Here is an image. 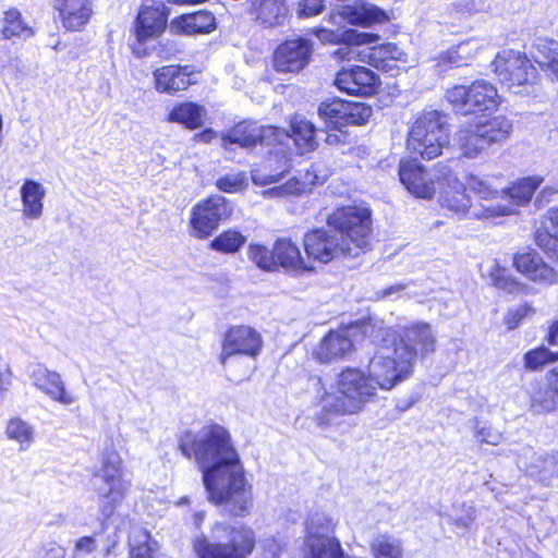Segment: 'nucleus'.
Masks as SVG:
<instances>
[{
	"label": "nucleus",
	"instance_id": "nucleus-41",
	"mask_svg": "<svg viewBox=\"0 0 558 558\" xmlns=\"http://www.w3.org/2000/svg\"><path fill=\"white\" fill-rule=\"evenodd\" d=\"M347 102L341 99H331L319 105L318 113L328 128L340 130L345 126Z\"/></svg>",
	"mask_w": 558,
	"mask_h": 558
},
{
	"label": "nucleus",
	"instance_id": "nucleus-36",
	"mask_svg": "<svg viewBox=\"0 0 558 558\" xmlns=\"http://www.w3.org/2000/svg\"><path fill=\"white\" fill-rule=\"evenodd\" d=\"M171 26L184 34L209 33L215 28V16L210 12L199 11L180 16Z\"/></svg>",
	"mask_w": 558,
	"mask_h": 558
},
{
	"label": "nucleus",
	"instance_id": "nucleus-23",
	"mask_svg": "<svg viewBox=\"0 0 558 558\" xmlns=\"http://www.w3.org/2000/svg\"><path fill=\"white\" fill-rule=\"evenodd\" d=\"M62 26L71 32L83 29L93 15L92 0H54Z\"/></svg>",
	"mask_w": 558,
	"mask_h": 558
},
{
	"label": "nucleus",
	"instance_id": "nucleus-10",
	"mask_svg": "<svg viewBox=\"0 0 558 558\" xmlns=\"http://www.w3.org/2000/svg\"><path fill=\"white\" fill-rule=\"evenodd\" d=\"M347 44L338 48L333 56L339 60H360L363 62L380 59L381 61H407L405 52L396 44L387 43L375 48H363L360 46L376 43L378 36L365 32L348 29L342 34Z\"/></svg>",
	"mask_w": 558,
	"mask_h": 558
},
{
	"label": "nucleus",
	"instance_id": "nucleus-15",
	"mask_svg": "<svg viewBox=\"0 0 558 558\" xmlns=\"http://www.w3.org/2000/svg\"><path fill=\"white\" fill-rule=\"evenodd\" d=\"M232 206L221 195H211L197 203L191 213L192 235L198 239L208 238L219 226V222L232 214Z\"/></svg>",
	"mask_w": 558,
	"mask_h": 558
},
{
	"label": "nucleus",
	"instance_id": "nucleus-35",
	"mask_svg": "<svg viewBox=\"0 0 558 558\" xmlns=\"http://www.w3.org/2000/svg\"><path fill=\"white\" fill-rule=\"evenodd\" d=\"M466 187L474 193L478 202L476 204L497 205L504 203V194L506 189L498 190L493 187L486 179L476 174L469 173L465 177Z\"/></svg>",
	"mask_w": 558,
	"mask_h": 558
},
{
	"label": "nucleus",
	"instance_id": "nucleus-16",
	"mask_svg": "<svg viewBox=\"0 0 558 558\" xmlns=\"http://www.w3.org/2000/svg\"><path fill=\"white\" fill-rule=\"evenodd\" d=\"M288 134L274 125H259L257 122H242L222 135L223 145L238 144L252 147L256 144L275 145L281 143Z\"/></svg>",
	"mask_w": 558,
	"mask_h": 558
},
{
	"label": "nucleus",
	"instance_id": "nucleus-19",
	"mask_svg": "<svg viewBox=\"0 0 558 558\" xmlns=\"http://www.w3.org/2000/svg\"><path fill=\"white\" fill-rule=\"evenodd\" d=\"M357 326H348L329 331L314 350L313 355L319 363H331L343 360L353 350L351 337Z\"/></svg>",
	"mask_w": 558,
	"mask_h": 558
},
{
	"label": "nucleus",
	"instance_id": "nucleus-56",
	"mask_svg": "<svg viewBox=\"0 0 558 558\" xmlns=\"http://www.w3.org/2000/svg\"><path fill=\"white\" fill-rule=\"evenodd\" d=\"M65 549L57 543H47L40 547L37 558H65Z\"/></svg>",
	"mask_w": 558,
	"mask_h": 558
},
{
	"label": "nucleus",
	"instance_id": "nucleus-52",
	"mask_svg": "<svg viewBox=\"0 0 558 558\" xmlns=\"http://www.w3.org/2000/svg\"><path fill=\"white\" fill-rule=\"evenodd\" d=\"M216 186L225 193H238L247 186V179L244 172L230 173L219 178Z\"/></svg>",
	"mask_w": 558,
	"mask_h": 558
},
{
	"label": "nucleus",
	"instance_id": "nucleus-62",
	"mask_svg": "<svg viewBox=\"0 0 558 558\" xmlns=\"http://www.w3.org/2000/svg\"><path fill=\"white\" fill-rule=\"evenodd\" d=\"M547 341L550 345H556L558 343V319L551 324Z\"/></svg>",
	"mask_w": 558,
	"mask_h": 558
},
{
	"label": "nucleus",
	"instance_id": "nucleus-38",
	"mask_svg": "<svg viewBox=\"0 0 558 558\" xmlns=\"http://www.w3.org/2000/svg\"><path fill=\"white\" fill-rule=\"evenodd\" d=\"M129 545L131 557L153 558V553L157 550V542L151 539L148 531L138 525L132 526Z\"/></svg>",
	"mask_w": 558,
	"mask_h": 558
},
{
	"label": "nucleus",
	"instance_id": "nucleus-21",
	"mask_svg": "<svg viewBox=\"0 0 558 558\" xmlns=\"http://www.w3.org/2000/svg\"><path fill=\"white\" fill-rule=\"evenodd\" d=\"M335 85L349 95H373L378 85L377 75L365 66L343 68L337 73Z\"/></svg>",
	"mask_w": 558,
	"mask_h": 558
},
{
	"label": "nucleus",
	"instance_id": "nucleus-3",
	"mask_svg": "<svg viewBox=\"0 0 558 558\" xmlns=\"http://www.w3.org/2000/svg\"><path fill=\"white\" fill-rule=\"evenodd\" d=\"M377 385L367 373L356 367H347L337 374L333 384L322 385L316 400L320 412L316 415L319 426L329 425L335 417L362 412L377 396Z\"/></svg>",
	"mask_w": 558,
	"mask_h": 558
},
{
	"label": "nucleus",
	"instance_id": "nucleus-14",
	"mask_svg": "<svg viewBox=\"0 0 558 558\" xmlns=\"http://www.w3.org/2000/svg\"><path fill=\"white\" fill-rule=\"evenodd\" d=\"M492 65L500 83L509 89L529 84L536 74V70L527 57L512 49L500 51Z\"/></svg>",
	"mask_w": 558,
	"mask_h": 558
},
{
	"label": "nucleus",
	"instance_id": "nucleus-45",
	"mask_svg": "<svg viewBox=\"0 0 558 558\" xmlns=\"http://www.w3.org/2000/svg\"><path fill=\"white\" fill-rule=\"evenodd\" d=\"M271 160H268L263 167L254 168L251 171V179L255 185L266 186L272 183H277L281 181L286 173L289 172L290 166L288 161H284L282 166H280L279 170L272 172Z\"/></svg>",
	"mask_w": 558,
	"mask_h": 558
},
{
	"label": "nucleus",
	"instance_id": "nucleus-59",
	"mask_svg": "<svg viewBox=\"0 0 558 558\" xmlns=\"http://www.w3.org/2000/svg\"><path fill=\"white\" fill-rule=\"evenodd\" d=\"M179 51V49L177 48V46L174 44H160L159 47H158V51H157V54L161 58V59H170L172 56H174L177 52Z\"/></svg>",
	"mask_w": 558,
	"mask_h": 558
},
{
	"label": "nucleus",
	"instance_id": "nucleus-58",
	"mask_svg": "<svg viewBox=\"0 0 558 558\" xmlns=\"http://www.w3.org/2000/svg\"><path fill=\"white\" fill-rule=\"evenodd\" d=\"M339 133L337 132H325V142L328 144V145H339L341 143H344L345 142V138H347V134L344 132H342V129L340 130H337Z\"/></svg>",
	"mask_w": 558,
	"mask_h": 558
},
{
	"label": "nucleus",
	"instance_id": "nucleus-28",
	"mask_svg": "<svg viewBox=\"0 0 558 558\" xmlns=\"http://www.w3.org/2000/svg\"><path fill=\"white\" fill-rule=\"evenodd\" d=\"M22 215L26 219L38 220L44 214L46 190L35 180L26 179L20 187Z\"/></svg>",
	"mask_w": 558,
	"mask_h": 558
},
{
	"label": "nucleus",
	"instance_id": "nucleus-48",
	"mask_svg": "<svg viewBox=\"0 0 558 558\" xmlns=\"http://www.w3.org/2000/svg\"><path fill=\"white\" fill-rule=\"evenodd\" d=\"M556 361H558V353L553 352L545 347L531 350L524 355L525 367L531 371L539 369L547 363Z\"/></svg>",
	"mask_w": 558,
	"mask_h": 558
},
{
	"label": "nucleus",
	"instance_id": "nucleus-25",
	"mask_svg": "<svg viewBox=\"0 0 558 558\" xmlns=\"http://www.w3.org/2000/svg\"><path fill=\"white\" fill-rule=\"evenodd\" d=\"M155 88L159 93L174 94L185 90L193 82L189 66L165 65L154 71Z\"/></svg>",
	"mask_w": 558,
	"mask_h": 558
},
{
	"label": "nucleus",
	"instance_id": "nucleus-29",
	"mask_svg": "<svg viewBox=\"0 0 558 558\" xmlns=\"http://www.w3.org/2000/svg\"><path fill=\"white\" fill-rule=\"evenodd\" d=\"M474 124L477 128L476 131L480 132V136L484 137L489 146L506 142L513 128L512 121L502 114L492 118L481 117Z\"/></svg>",
	"mask_w": 558,
	"mask_h": 558
},
{
	"label": "nucleus",
	"instance_id": "nucleus-24",
	"mask_svg": "<svg viewBox=\"0 0 558 558\" xmlns=\"http://www.w3.org/2000/svg\"><path fill=\"white\" fill-rule=\"evenodd\" d=\"M397 336V343H404L415 351L426 356L436 349V338L432 327L426 323H416L408 327H403L401 333Z\"/></svg>",
	"mask_w": 558,
	"mask_h": 558
},
{
	"label": "nucleus",
	"instance_id": "nucleus-51",
	"mask_svg": "<svg viewBox=\"0 0 558 558\" xmlns=\"http://www.w3.org/2000/svg\"><path fill=\"white\" fill-rule=\"evenodd\" d=\"M555 393L550 388L536 392L531 401V411L534 414L553 412L558 405Z\"/></svg>",
	"mask_w": 558,
	"mask_h": 558
},
{
	"label": "nucleus",
	"instance_id": "nucleus-5",
	"mask_svg": "<svg viewBox=\"0 0 558 558\" xmlns=\"http://www.w3.org/2000/svg\"><path fill=\"white\" fill-rule=\"evenodd\" d=\"M435 177L441 184L439 205L459 219H488L507 216L512 209L506 204H473L466 186L460 181L448 163L435 165Z\"/></svg>",
	"mask_w": 558,
	"mask_h": 558
},
{
	"label": "nucleus",
	"instance_id": "nucleus-50",
	"mask_svg": "<svg viewBox=\"0 0 558 558\" xmlns=\"http://www.w3.org/2000/svg\"><path fill=\"white\" fill-rule=\"evenodd\" d=\"M472 429L474 433V437L481 444L497 446L504 439V434L500 430L492 426H487L486 424H483L478 418H474L472 421Z\"/></svg>",
	"mask_w": 558,
	"mask_h": 558
},
{
	"label": "nucleus",
	"instance_id": "nucleus-43",
	"mask_svg": "<svg viewBox=\"0 0 558 558\" xmlns=\"http://www.w3.org/2000/svg\"><path fill=\"white\" fill-rule=\"evenodd\" d=\"M246 242V238L236 230L229 229L217 235L211 242V250L225 254L238 252Z\"/></svg>",
	"mask_w": 558,
	"mask_h": 558
},
{
	"label": "nucleus",
	"instance_id": "nucleus-12",
	"mask_svg": "<svg viewBox=\"0 0 558 558\" xmlns=\"http://www.w3.org/2000/svg\"><path fill=\"white\" fill-rule=\"evenodd\" d=\"M446 97L463 114L495 110L500 102L497 88L485 80L474 81L468 86H453L447 90Z\"/></svg>",
	"mask_w": 558,
	"mask_h": 558
},
{
	"label": "nucleus",
	"instance_id": "nucleus-9",
	"mask_svg": "<svg viewBox=\"0 0 558 558\" xmlns=\"http://www.w3.org/2000/svg\"><path fill=\"white\" fill-rule=\"evenodd\" d=\"M263 348V339L259 332L248 326H234L223 337L220 363L238 380L247 378L251 366L245 364L243 357H256Z\"/></svg>",
	"mask_w": 558,
	"mask_h": 558
},
{
	"label": "nucleus",
	"instance_id": "nucleus-42",
	"mask_svg": "<svg viewBox=\"0 0 558 558\" xmlns=\"http://www.w3.org/2000/svg\"><path fill=\"white\" fill-rule=\"evenodd\" d=\"M5 435L20 445L21 450L27 449L34 439V429L25 421L14 417L8 422Z\"/></svg>",
	"mask_w": 558,
	"mask_h": 558
},
{
	"label": "nucleus",
	"instance_id": "nucleus-26",
	"mask_svg": "<svg viewBox=\"0 0 558 558\" xmlns=\"http://www.w3.org/2000/svg\"><path fill=\"white\" fill-rule=\"evenodd\" d=\"M484 40L477 38H470L461 41L456 47L441 52L435 59V66L439 73H442L451 68H458L465 64L468 60L472 59L475 53L483 48Z\"/></svg>",
	"mask_w": 558,
	"mask_h": 558
},
{
	"label": "nucleus",
	"instance_id": "nucleus-4",
	"mask_svg": "<svg viewBox=\"0 0 558 558\" xmlns=\"http://www.w3.org/2000/svg\"><path fill=\"white\" fill-rule=\"evenodd\" d=\"M380 331L381 344L368 363L367 374L378 389L390 390L411 374L416 353L404 343H397V336L392 330Z\"/></svg>",
	"mask_w": 558,
	"mask_h": 558
},
{
	"label": "nucleus",
	"instance_id": "nucleus-13",
	"mask_svg": "<svg viewBox=\"0 0 558 558\" xmlns=\"http://www.w3.org/2000/svg\"><path fill=\"white\" fill-rule=\"evenodd\" d=\"M169 11L162 1L147 0L143 3L135 21L136 44L133 53L137 57L149 54L143 45L162 34L167 26Z\"/></svg>",
	"mask_w": 558,
	"mask_h": 558
},
{
	"label": "nucleus",
	"instance_id": "nucleus-60",
	"mask_svg": "<svg viewBox=\"0 0 558 558\" xmlns=\"http://www.w3.org/2000/svg\"><path fill=\"white\" fill-rule=\"evenodd\" d=\"M498 275L493 277V282L497 288L508 289L512 283L509 279L505 278V270L497 269Z\"/></svg>",
	"mask_w": 558,
	"mask_h": 558
},
{
	"label": "nucleus",
	"instance_id": "nucleus-40",
	"mask_svg": "<svg viewBox=\"0 0 558 558\" xmlns=\"http://www.w3.org/2000/svg\"><path fill=\"white\" fill-rule=\"evenodd\" d=\"M369 546L375 558H403L401 541L389 534L374 535Z\"/></svg>",
	"mask_w": 558,
	"mask_h": 558
},
{
	"label": "nucleus",
	"instance_id": "nucleus-49",
	"mask_svg": "<svg viewBox=\"0 0 558 558\" xmlns=\"http://www.w3.org/2000/svg\"><path fill=\"white\" fill-rule=\"evenodd\" d=\"M373 110L363 102L348 101L345 109V126L363 125L371 118Z\"/></svg>",
	"mask_w": 558,
	"mask_h": 558
},
{
	"label": "nucleus",
	"instance_id": "nucleus-33",
	"mask_svg": "<svg viewBox=\"0 0 558 558\" xmlns=\"http://www.w3.org/2000/svg\"><path fill=\"white\" fill-rule=\"evenodd\" d=\"M291 132L292 134L286 132L288 137H283L280 144H283L284 140L292 138L301 154L312 151L317 147L316 130L312 122L294 118L291 123Z\"/></svg>",
	"mask_w": 558,
	"mask_h": 558
},
{
	"label": "nucleus",
	"instance_id": "nucleus-31",
	"mask_svg": "<svg viewBox=\"0 0 558 558\" xmlns=\"http://www.w3.org/2000/svg\"><path fill=\"white\" fill-rule=\"evenodd\" d=\"M532 57L547 76L558 82V41L538 39L533 46Z\"/></svg>",
	"mask_w": 558,
	"mask_h": 558
},
{
	"label": "nucleus",
	"instance_id": "nucleus-30",
	"mask_svg": "<svg viewBox=\"0 0 558 558\" xmlns=\"http://www.w3.org/2000/svg\"><path fill=\"white\" fill-rule=\"evenodd\" d=\"M476 130L475 124L471 123L461 126L454 134L453 144L465 158H476L489 146Z\"/></svg>",
	"mask_w": 558,
	"mask_h": 558
},
{
	"label": "nucleus",
	"instance_id": "nucleus-34",
	"mask_svg": "<svg viewBox=\"0 0 558 558\" xmlns=\"http://www.w3.org/2000/svg\"><path fill=\"white\" fill-rule=\"evenodd\" d=\"M252 12L262 24L271 27L283 23L287 9L283 0H253Z\"/></svg>",
	"mask_w": 558,
	"mask_h": 558
},
{
	"label": "nucleus",
	"instance_id": "nucleus-20",
	"mask_svg": "<svg viewBox=\"0 0 558 558\" xmlns=\"http://www.w3.org/2000/svg\"><path fill=\"white\" fill-rule=\"evenodd\" d=\"M29 378L33 385L52 401L62 405H71L77 401V397L66 389L61 375L44 364H36L31 371Z\"/></svg>",
	"mask_w": 558,
	"mask_h": 558
},
{
	"label": "nucleus",
	"instance_id": "nucleus-39",
	"mask_svg": "<svg viewBox=\"0 0 558 558\" xmlns=\"http://www.w3.org/2000/svg\"><path fill=\"white\" fill-rule=\"evenodd\" d=\"M541 182V178L530 177L522 179L510 189H506L507 193L504 194V203L512 209L509 215L514 213V208L509 202V198L513 199L518 205L527 203L532 198L535 190L539 186Z\"/></svg>",
	"mask_w": 558,
	"mask_h": 558
},
{
	"label": "nucleus",
	"instance_id": "nucleus-32",
	"mask_svg": "<svg viewBox=\"0 0 558 558\" xmlns=\"http://www.w3.org/2000/svg\"><path fill=\"white\" fill-rule=\"evenodd\" d=\"M340 14L348 23L359 26H369L386 20L385 11L372 4L344 5Z\"/></svg>",
	"mask_w": 558,
	"mask_h": 558
},
{
	"label": "nucleus",
	"instance_id": "nucleus-55",
	"mask_svg": "<svg viewBox=\"0 0 558 558\" xmlns=\"http://www.w3.org/2000/svg\"><path fill=\"white\" fill-rule=\"evenodd\" d=\"M461 508L464 509L463 515H450V522L458 529H470L472 523L475 521V510L472 505L462 504Z\"/></svg>",
	"mask_w": 558,
	"mask_h": 558
},
{
	"label": "nucleus",
	"instance_id": "nucleus-8",
	"mask_svg": "<svg viewBox=\"0 0 558 558\" xmlns=\"http://www.w3.org/2000/svg\"><path fill=\"white\" fill-rule=\"evenodd\" d=\"M210 542L204 534L193 539V549L198 558H245L254 549L255 534L246 526L216 523Z\"/></svg>",
	"mask_w": 558,
	"mask_h": 558
},
{
	"label": "nucleus",
	"instance_id": "nucleus-7",
	"mask_svg": "<svg viewBox=\"0 0 558 558\" xmlns=\"http://www.w3.org/2000/svg\"><path fill=\"white\" fill-rule=\"evenodd\" d=\"M92 484L99 501V512L108 520L123 502L131 489V482L123 475L122 458L116 450L101 454V465L92 476Z\"/></svg>",
	"mask_w": 558,
	"mask_h": 558
},
{
	"label": "nucleus",
	"instance_id": "nucleus-6",
	"mask_svg": "<svg viewBox=\"0 0 558 558\" xmlns=\"http://www.w3.org/2000/svg\"><path fill=\"white\" fill-rule=\"evenodd\" d=\"M449 134L447 116L438 110H424L409 125L407 148L423 159H434L449 144Z\"/></svg>",
	"mask_w": 558,
	"mask_h": 558
},
{
	"label": "nucleus",
	"instance_id": "nucleus-17",
	"mask_svg": "<svg viewBox=\"0 0 558 558\" xmlns=\"http://www.w3.org/2000/svg\"><path fill=\"white\" fill-rule=\"evenodd\" d=\"M399 177L404 187L417 198L430 199L436 193L435 166L428 171L424 166L413 160L401 161Z\"/></svg>",
	"mask_w": 558,
	"mask_h": 558
},
{
	"label": "nucleus",
	"instance_id": "nucleus-46",
	"mask_svg": "<svg viewBox=\"0 0 558 558\" xmlns=\"http://www.w3.org/2000/svg\"><path fill=\"white\" fill-rule=\"evenodd\" d=\"M247 255L258 268L268 271L276 270L274 250L269 251L266 246L259 244H250Z\"/></svg>",
	"mask_w": 558,
	"mask_h": 558
},
{
	"label": "nucleus",
	"instance_id": "nucleus-47",
	"mask_svg": "<svg viewBox=\"0 0 558 558\" xmlns=\"http://www.w3.org/2000/svg\"><path fill=\"white\" fill-rule=\"evenodd\" d=\"M305 183L292 178L281 185H277L262 192L265 198H283L300 195L305 191Z\"/></svg>",
	"mask_w": 558,
	"mask_h": 558
},
{
	"label": "nucleus",
	"instance_id": "nucleus-1",
	"mask_svg": "<svg viewBox=\"0 0 558 558\" xmlns=\"http://www.w3.org/2000/svg\"><path fill=\"white\" fill-rule=\"evenodd\" d=\"M179 448L184 457L195 458L210 502L225 505L233 515L250 512L252 486L244 476L230 433L223 426L210 424L197 434L185 433Z\"/></svg>",
	"mask_w": 558,
	"mask_h": 558
},
{
	"label": "nucleus",
	"instance_id": "nucleus-57",
	"mask_svg": "<svg viewBox=\"0 0 558 558\" xmlns=\"http://www.w3.org/2000/svg\"><path fill=\"white\" fill-rule=\"evenodd\" d=\"M97 548L96 541L93 536H84L78 538L74 545V555L92 554Z\"/></svg>",
	"mask_w": 558,
	"mask_h": 558
},
{
	"label": "nucleus",
	"instance_id": "nucleus-53",
	"mask_svg": "<svg viewBox=\"0 0 558 558\" xmlns=\"http://www.w3.org/2000/svg\"><path fill=\"white\" fill-rule=\"evenodd\" d=\"M535 242L550 257L558 258V232L551 234L546 230H538L535 234Z\"/></svg>",
	"mask_w": 558,
	"mask_h": 558
},
{
	"label": "nucleus",
	"instance_id": "nucleus-54",
	"mask_svg": "<svg viewBox=\"0 0 558 558\" xmlns=\"http://www.w3.org/2000/svg\"><path fill=\"white\" fill-rule=\"evenodd\" d=\"M325 9L324 0H302L299 3L300 17H312L320 14Z\"/></svg>",
	"mask_w": 558,
	"mask_h": 558
},
{
	"label": "nucleus",
	"instance_id": "nucleus-22",
	"mask_svg": "<svg viewBox=\"0 0 558 558\" xmlns=\"http://www.w3.org/2000/svg\"><path fill=\"white\" fill-rule=\"evenodd\" d=\"M513 266L520 274L535 283L551 286L558 282L557 271L546 264L535 251L515 254Z\"/></svg>",
	"mask_w": 558,
	"mask_h": 558
},
{
	"label": "nucleus",
	"instance_id": "nucleus-2",
	"mask_svg": "<svg viewBox=\"0 0 558 558\" xmlns=\"http://www.w3.org/2000/svg\"><path fill=\"white\" fill-rule=\"evenodd\" d=\"M328 229H315L304 236L307 259L329 263L342 255L357 256L369 245L372 219L365 207L338 208L327 219Z\"/></svg>",
	"mask_w": 558,
	"mask_h": 558
},
{
	"label": "nucleus",
	"instance_id": "nucleus-64",
	"mask_svg": "<svg viewBox=\"0 0 558 558\" xmlns=\"http://www.w3.org/2000/svg\"><path fill=\"white\" fill-rule=\"evenodd\" d=\"M547 217L554 226L558 227V207L550 208L547 211Z\"/></svg>",
	"mask_w": 558,
	"mask_h": 558
},
{
	"label": "nucleus",
	"instance_id": "nucleus-27",
	"mask_svg": "<svg viewBox=\"0 0 558 558\" xmlns=\"http://www.w3.org/2000/svg\"><path fill=\"white\" fill-rule=\"evenodd\" d=\"M276 269L280 266L289 271L302 274L314 270L312 263L302 257L300 247L288 239H280L274 245Z\"/></svg>",
	"mask_w": 558,
	"mask_h": 558
},
{
	"label": "nucleus",
	"instance_id": "nucleus-11",
	"mask_svg": "<svg viewBox=\"0 0 558 558\" xmlns=\"http://www.w3.org/2000/svg\"><path fill=\"white\" fill-rule=\"evenodd\" d=\"M303 558H344V551L335 536V523L324 513L312 514L306 522L302 546Z\"/></svg>",
	"mask_w": 558,
	"mask_h": 558
},
{
	"label": "nucleus",
	"instance_id": "nucleus-18",
	"mask_svg": "<svg viewBox=\"0 0 558 558\" xmlns=\"http://www.w3.org/2000/svg\"><path fill=\"white\" fill-rule=\"evenodd\" d=\"M312 52V43L306 38L287 40L276 49L274 65L279 72H299L308 64Z\"/></svg>",
	"mask_w": 558,
	"mask_h": 558
},
{
	"label": "nucleus",
	"instance_id": "nucleus-63",
	"mask_svg": "<svg viewBox=\"0 0 558 558\" xmlns=\"http://www.w3.org/2000/svg\"><path fill=\"white\" fill-rule=\"evenodd\" d=\"M522 317L521 310L513 314H509L506 318V324L508 325L509 329H513L518 326L519 319Z\"/></svg>",
	"mask_w": 558,
	"mask_h": 558
},
{
	"label": "nucleus",
	"instance_id": "nucleus-37",
	"mask_svg": "<svg viewBox=\"0 0 558 558\" xmlns=\"http://www.w3.org/2000/svg\"><path fill=\"white\" fill-rule=\"evenodd\" d=\"M205 117V107L187 101L177 105L169 113L168 120L184 124L193 130L203 125Z\"/></svg>",
	"mask_w": 558,
	"mask_h": 558
},
{
	"label": "nucleus",
	"instance_id": "nucleus-61",
	"mask_svg": "<svg viewBox=\"0 0 558 558\" xmlns=\"http://www.w3.org/2000/svg\"><path fill=\"white\" fill-rule=\"evenodd\" d=\"M548 387L558 393V366L553 368L547 377Z\"/></svg>",
	"mask_w": 558,
	"mask_h": 558
},
{
	"label": "nucleus",
	"instance_id": "nucleus-44",
	"mask_svg": "<svg viewBox=\"0 0 558 558\" xmlns=\"http://www.w3.org/2000/svg\"><path fill=\"white\" fill-rule=\"evenodd\" d=\"M2 35L4 38L13 36L28 38L33 35V29L22 20L16 9H10L4 14Z\"/></svg>",
	"mask_w": 558,
	"mask_h": 558
}]
</instances>
